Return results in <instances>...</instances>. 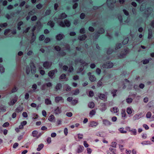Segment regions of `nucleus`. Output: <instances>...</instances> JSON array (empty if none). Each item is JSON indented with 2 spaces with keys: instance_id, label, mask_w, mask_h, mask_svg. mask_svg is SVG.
Masks as SVG:
<instances>
[{
  "instance_id": "f257e3e1",
  "label": "nucleus",
  "mask_w": 154,
  "mask_h": 154,
  "mask_svg": "<svg viewBox=\"0 0 154 154\" xmlns=\"http://www.w3.org/2000/svg\"><path fill=\"white\" fill-rule=\"evenodd\" d=\"M108 93L107 92H106L105 94L99 93L97 95V99L103 100V102H106L107 100V95Z\"/></svg>"
},
{
  "instance_id": "f03ea898",
  "label": "nucleus",
  "mask_w": 154,
  "mask_h": 154,
  "mask_svg": "<svg viewBox=\"0 0 154 154\" xmlns=\"http://www.w3.org/2000/svg\"><path fill=\"white\" fill-rule=\"evenodd\" d=\"M129 49L127 48L122 49L121 51L120 55L118 57L119 58L122 59L125 57L126 55L129 53Z\"/></svg>"
},
{
  "instance_id": "7ed1b4c3",
  "label": "nucleus",
  "mask_w": 154,
  "mask_h": 154,
  "mask_svg": "<svg viewBox=\"0 0 154 154\" xmlns=\"http://www.w3.org/2000/svg\"><path fill=\"white\" fill-rule=\"evenodd\" d=\"M59 25L62 27H64L65 26L69 27L70 26L71 23L70 21L67 19H65L64 22L63 21H60L59 23Z\"/></svg>"
},
{
  "instance_id": "20e7f679",
  "label": "nucleus",
  "mask_w": 154,
  "mask_h": 154,
  "mask_svg": "<svg viewBox=\"0 0 154 154\" xmlns=\"http://www.w3.org/2000/svg\"><path fill=\"white\" fill-rule=\"evenodd\" d=\"M113 63L111 61H107L103 63L101 66L103 68H110L113 67Z\"/></svg>"
},
{
  "instance_id": "39448f33",
  "label": "nucleus",
  "mask_w": 154,
  "mask_h": 154,
  "mask_svg": "<svg viewBox=\"0 0 154 154\" xmlns=\"http://www.w3.org/2000/svg\"><path fill=\"white\" fill-rule=\"evenodd\" d=\"M58 72L57 69L55 68L53 70L49 71L48 73V76L51 79H53L55 77V73H57Z\"/></svg>"
},
{
  "instance_id": "423d86ee",
  "label": "nucleus",
  "mask_w": 154,
  "mask_h": 154,
  "mask_svg": "<svg viewBox=\"0 0 154 154\" xmlns=\"http://www.w3.org/2000/svg\"><path fill=\"white\" fill-rule=\"evenodd\" d=\"M77 62L79 63H81V65L82 66H83V68H80V71H82L84 67L85 66H87L88 65V63L85 62V61L82 59H80L77 60Z\"/></svg>"
},
{
  "instance_id": "0eeeda50",
  "label": "nucleus",
  "mask_w": 154,
  "mask_h": 154,
  "mask_svg": "<svg viewBox=\"0 0 154 154\" xmlns=\"http://www.w3.org/2000/svg\"><path fill=\"white\" fill-rule=\"evenodd\" d=\"M18 99V97L17 95H15L14 97L8 103V104L10 106H12L14 105L17 101Z\"/></svg>"
},
{
  "instance_id": "6e6552de",
  "label": "nucleus",
  "mask_w": 154,
  "mask_h": 154,
  "mask_svg": "<svg viewBox=\"0 0 154 154\" xmlns=\"http://www.w3.org/2000/svg\"><path fill=\"white\" fill-rule=\"evenodd\" d=\"M52 64L51 62L45 61L43 62V66L45 68L48 69L51 67Z\"/></svg>"
},
{
  "instance_id": "1a4fd4ad",
  "label": "nucleus",
  "mask_w": 154,
  "mask_h": 154,
  "mask_svg": "<svg viewBox=\"0 0 154 154\" xmlns=\"http://www.w3.org/2000/svg\"><path fill=\"white\" fill-rule=\"evenodd\" d=\"M118 145L119 146V148L122 152L125 149V142L123 140H121L119 141Z\"/></svg>"
},
{
  "instance_id": "9d476101",
  "label": "nucleus",
  "mask_w": 154,
  "mask_h": 154,
  "mask_svg": "<svg viewBox=\"0 0 154 154\" xmlns=\"http://www.w3.org/2000/svg\"><path fill=\"white\" fill-rule=\"evenodd\" d=\"M59 79L61 81H67L68 80V79L66 74L63 73L60 76Z\"/></svg>"
},
{
  "instance_id": "9b49d317",
  "label": "nucleus",
  "mask_w": 154,
  "mask_h": 154,
  "mask_svg": "<svg viewBox=\"0 0 154 154\" xmlns=\"http://www.w3.org/2000/svg\"><path fill=\"white\" fill-rule=\"evenodd\" d=\"M89 80L91 82H94L96 80V78L94 75H92L91 73L89 72L88 73Z\"/></svg>"
},
{
  "instance_id": "f8f14e48",
  "label": "nucleus",
  "mask_w": 154,
  "mask_h": 154,
  "mask_svg": "<svg viewBox=\"0 0 154 154\" xmlns=\"http://www.w3.org/2000/svg\"><path fill=\"white\" fill-rule=\"evenodd\" d=\"M55 101L56 103H58L59 102L63 103L64 100L62 97L57 96L55 97Z\"/></svg>"
},
{
  "instance_id": "ddd939ff",
  "label": "nucleus",
  "mask_w": 154,
  "mask_h": 154,
  "mask_svg": "<svg viewBox=\"0 0 154 154\" xmlns=\"http://www.w3.org/2000/svg\"><path fill=\"white\" fill-rule=\"evenodd\" d=\"M121 117L122 119L125 120L127 117V115L126 113L125 110V109H122L121 111Z\"/></svg>"
},
{
  "instance_id": "4468645a",
  "label": "nucleus",
  "mask_w": 154,
  "mask_h": 154,
  "mask_svg": "<svg viewBox=\"0 0 154 154\" xmlns=\"http://www.w3.org/2000/svg\"><path fill=\"white\" fill-rule=\"evenodd\" d=\"M31 72L32 74H35L36 72V68L33 63L30 65Z\"/></svg>"
},
{
  "instance_id": "2eb2a0df",
  "label": "nucleus",
  "mask_w": 154,
  "mask_h": 154,
  "mask_svg": "<svg viewBox=\"0 0 154 154\" xmlns=\"http://www.w3.org/2000/svg\"><path fill=\"white\" fill-rule=\"evenodd\" d=\"M98 124L97 122L92 121L90 122L89 124V127H93L96 126Z\"/></svg>"
},
{
  "instance_id": "dca6fc26",
  "label": "nucleus",
  "mask_w": 154,
  "mask_h": 154,
  "mask_svg": "<svg viewBox=\"0 0 154 154\" xmlns=\"http://www.w3.org/2000/svg\"><path fill=\"white\" fill-rule=\"evenodd\" d=\"M147 106L151 109H154V100H152L150 101L147 104Z\"/></svg>"
},
{
  "instance_id": "f3484780",
  "label": "nucleus",
  "mask_w": 154,
  "mask_h": 154,
  "mask_svg": "<svg viewBox=\"0 0 154 154\" xmlns=\"http://www.w3.org/2000/svg\"><path fill=\"white\" fill-rule=\"evenodd\" d=\"M61 108H59L58 106H57L56 108H55L54 110V112L56 115L61 113Z\"/></svg>"
},
{
  "instance_id": "a211bd4d",
  "label": "nucleus",
  "mask_w": 154,
  "mask_h": 154,
  "mask_svg": "<svg viewBox=\"0 0 154 154\" xmlns=\"http://www.w3.org/2000/svg\"><path fill=\"white\" fill-rule=\"evenodd\" d=\"M106 108H107L106 107V103H102V104L100 105V110L102 111H103L105 110L106 109Z\"/></svg>"
},
{
  "instance_id": "6ab92c4d",
  "label": "nucleus",
  "mask_w": 154,
  "mask_h": 154,
  "mask_svg": "<svg viewBox=\"0 0 154 154\" xmlns=\"http://www.w3.org/2000/svg\"><path fill=\"white\" fill-rule=\"evenodd\" d=\"M110 111L113 113H117L119 111V109L117 107H114L110 109Z\"/></svg>"
},
{
  "instance_id": "aec40b11",
  "label": "nucleus",
  "mask_w": 154,
  "mask_h": 154,
  "mask_svg": "<svg viewBox=\"0 0 154 154\" xmlns=\"http://www.w3.org/2000/svg\"><path fill=\"white\" fill-rule=\"evenodd\" d=\"M103 124L106 126H109L112 123L108 120L106 119H103L102 120Z\"/></svg>"
},
{
  "instance_id": "412c9836",
  "label": "nucleus",
  "mask_w": 154,
  "mask_h": 154,
  "mask_svg": "<svg viewBox=\"0 0 154 154\" xmlns=\"http://www.w3.org/2000/svg\"><path fill=\"white\" fill-rule=\"evenodd\" d=\"M118 92V90L116 89H113L110 92L113 97L117 96V93Z\"/></svg>"
},
{
  "instance_id": "4be33fe9",
  "label": "nucleus",
  "mask_w": 154,
  "mask_h": 154,
  "mask_svg": "<svg viewBox=\"0 0 154 154\" xmlns=\"http://www.w3.org/2000/svg\"><path fill=\"white\" fill-rule=\"evenodd\" d=\"M64 36L62 34H59L56 36V38L57 40L60 41L63 38Z\"/></svg>"
},
{
  "instance_id": "5701e85b",
  "label": "nucleus",
  "mask_w": 154,
  "mask_h": 154,
  "mask_svg": "<svg viewBox=\"0 0 154 154\" xmlns=\"http://www.w3.org/2000/svg\"><path fill=\"white\" fill-rule=\"evenodd\" d=\"M84 147L83 146L80 145H79L77 150V152L78 153L81 152L83 150Z\"/></svg>"
},
{
  "instance_id": "b1692460",
  "label": "nucleus",
  "mask_w": 154,
  "mask_h": 154,
  "mask_svg": "<svg viewBox=\"0 0 154 154\" xmlns=\"http://www.w3.org/2000/svg\"><path fill=\"white\" fill-rule=\"evenodd\" d=\"M48 120L51 122H54L55 121V117L52 114H51L48 117Z\"/></svg>"
},
{
  "instance_id": "393cba45",
  "label": "nucleus",
  "mask_w": 154,
  "mask_h": 154,
  "mask_svg": "<svg viewBox=\"0 0 154 154\" xmlns=\"http://www.w3.org/2000/svg\"><path fill=\"white\" fill-rule=\"evenodd\" d=\"M79 93V90L78 88L72 91L71 93L72 95H77Z\"/></svg>"
},
{
  "instance_id": "a878e982",
  "label": "nucleus",
  "mask_w": 154,
  "mask_h": 154,
  "mask_svg": "<svg viewBox=\"0 0 154 154\" xmlns=\"http://www.w3.org/2000/svg\"><path fill=\"white\" fill-rule=\"evenodd\" d=\"M45 103L47 105L51 104V101L50 100V98L49 97L48 98H46L45 100Z\"/></svg>"
},
{
  "instance_id": "bb28decb",
  "label": "nucleus",
  "mask_w": 154,
  "mask_h": 154,
  "mask_svg": "<svg viewBox=\"0 0 154 154\" xmlns=\"http://www.w3.org/2000/svg\"><path fill=\"white\" fill-rule=\"evenodd\" d=\"M67 17V15L65 13H63L59 16V18L61 19L65 18Z\"/></svg>"
},
{
  "instance_id": "cd10ccee",
  "label": "nucleus",
  "mask_w": 154,
  "mask_h": 154,
  "mask_svg": "<svg viewBox=\"0 0 154 154\" xmlns=\"http://www.w3.org/2000/svg\"><path fill=\"white\" fill-rule=\"evenodd\" d=\"M87 38L86 35L84 34L81 36L78 37V39L80 41H83L85 40Z\"/></svg>"
},
{
  "instance_id": "c85d7f7f",
  "label": "nucleus",
  "mask_w": 154,
  "mask_h": 154,
  "mask_svg": "<svg viewBox=\"0 0 154 154\" xmlns=\"http://www.w3.org/2000/svg\"><path fill=\"white\" fill-rule=\"evenodd\" d=\"M64 48L65 50H66L69 51H70V47L68 44H66L64 45Z\"/></svg>"
},
{
  "instance_id": "c756f323",
  "label": "nucleus",
  "mask_w": 154,
  "mask_h": 154,
  "mask_svg": "<svg viewBox=\"0 0 154 154\" xmlns=\"http://www.w3.org/2000/svg\"><path fill=\"white\" fill-rule=\"evenodd\" d=\"M36 39V36L34 35V32L32 33V35L31 37V39L30 40V42L31 43H32Z\"/></svg>"
},
{
  "instance_id": "7c9ffc66",
  "label": "nucleus",
  "mask_w": 154,
  "mask_h": 154,
  "mask_svg": "<svg viewBox=\"0 0 154 154\" xmlns=\"http://www.w3.org/2000/svg\"><path fill=\"white\" fill-rule=\"evenodd\" d=\"M130 132H131V135H137V130L135 129H131Z\"/></svg>"
},
{
  "instance_id": "2f4dec72",
  "label": "nucleus",
  "mask_w": 154,
  "mask_h": 154,
  "mask_svg": "<svg viewBox=\"0 0 154 154\" xmlns=\"http://www.w3.org/2000/svg\"><path fill=\"white\" fill-rule=\"evenodd\" d=\"M96 112V110L93 109L91 110L89 112V115L90 117H92L94 115Z\"/></svg>"
},
{
  "instance_id": "473e14b6",
  "label": "nucleus",
  "mask_w": 154,
  "mask_h": 154,
  "mask_svg": "<svg viewBox=\"0 0 154 154\" xmlns=\"http://www.w3.org/2000/svg\"><path fill=\"white\" fill-rule=\"evenodd\" d=\"M38 115L36 113H33L32 114V119L33 120H35L37 119L38 117Z\"/></svg>"
},
{
  "instance_id": "72a5a7b5",
  "label": "nucleus",
  "mask_w": 154,
  "mask_h": 154,
  "mask_svg": "<svg viewBox=\"0 0 154 154\" xmlns=\"http://www.w3.org/2000/svg\"><path fill=\"white\" fill-rule=\"evenodd\" d=\"M23 107L20 106L16 108L15 111L19 113L22 111L23 110Z\"/></svg>"
},
{
  "instance_id": "f704fd0d",
  "label": "nucleus",
  "mask_w": 154,
  "mask_h": 154,
  "mask_svg": "<svg viewBox=\"0 0 154 154\" xmlns=\"http://www.w3.org/2000/svg\"><path fill=\"white\" fill-rule=\"evenodd\" d=\"M61 88H62L61 84L60 83H58L57 84L55 88L56 91H57L59 90H60Z\"/></svg>"
},
{
  "instance_id": "c9c22d12",
  "label": "nucleus",
  "mask_w": 154,
  "mask_h": 154,
  "mask_svg": "<svg viewBox=\"0 0 154 154\" xmlns=\"http://www.w3.org/2000/svg\"><path fill=\"white\" fill-rule=\"evenodd\" d=\"M38 132L35 130L34 131L32 132V135L34 137L38 138Z\"/></svg>"
},
{
  "instance_id": "e433bc0d",
  "label": "nucleus",
  "mask_w": 154,
  "mask_h": 154,
  "mask_svg": "<svg viewBox=\"0 0 154 154\" xmlns=\"http://www.w3.org/2000/svg\"><path fill=\"white\" fill-rule=\"evenodd\" d=\"M88 107L91 108H93L95 106L94 103L93 102H90L88 105Z\"/></svg>"
},
{
  "instance_id": "4c0bfd02",
  "label": "nucleus",
  "mask_w": 154,
  "mask_h": 154,
  "mask_svg": "<svg viewBox=\"0 0 154 154\" xmlns=\"http://www.w3.org/2000/svg\"><path fill=\"white\" fill-rule=\"evenodd\" d=\"M129 41V39L128 37L125 38H124L122 42V43L123 45H126L128 43Z\"/></svg>"
},
{
  "instance_id": "58836bf2",
  "label": "nucleus",
  "mask_w": 154,
  "mask_h": 154,
  "mask_svg": "<svg viewBox=\"0 0 154 154\" xmlns=\"http://www.w3.org/2000/svg\"><path fill=\"white\" fill-rule=\"evenodd\" d=\"M44 145L43 143H41L38 145V147L37 149V150L38 151H40L44 147Z\"/></svg>"
},
{
  "instance_id": "ea45409f",
  "label": "nucleus",
  "mask_w": 154,
  "mask_h": 154,
  "mask_svg": "<svg viewBox=\"0 0 154 154\" xmlns=\"http://www.w3.org/2000/svg\"><path fill=\"white\" fill-rule=\"evenodd\" d=\"M48 24L49 25L51 28H53L54 26V23L51 20L49 21L48 23Z\"/></svg>"
},
{
  "instance_id": "a19ab883",
  "label": "nucleus",
  "mask_w": 154,
  "mask_h": 154,
  "mask_svg": "<svg viewBox=\"0 0 154 154\" xmlns=\"http://www.w3.org/2000/svg\"><path fill=\"white\" fill-rule=\"evenodd\" d=\"M127 112L129 114L131 115L132 112V110L130 107H128L126 110Z\"/></svg>"
},
{
  "instance_id": "79ce46f5",
  "label": "nucleus",
  "mask_w": 154,
  "mask_h": 154,
  "mask_svg": "<svg viewBox=\"0 0 154 154\" xmlns=\"http://www.w3.org/2000/svg\"><path fill=\"white\" fill-rule=\"evenodd\" d=\"M65 88L66 91H70L71 90V88L68 85H66L65 86Z\"/></svg>"
},
{
  "instance_id": "37998d69",
  "label": "nucleus",
  "mask_w": 154,
  "mask_h": 154,
  "mask_svg": "<svg viewBox=\"0 0 154 154\" xmlns=\"http://www.w3.org/2000/svg\"><path fill=\"white\" fill-rule=\"evenodd\" d=\"M35 13V10L33 9L32 11H29L28 13V15L30 16L33 15Z\"/></svg>"
},
{
  "instance_id": "c03bdc74",
  "label": "nucleus",
  "mask_w": 154,
  "mask_h": 154,
  "mask_svg": "<svg viewBox=\"0 0 154 154\" xmlns=\"http://www.w3.org/2000/svg\"><path fill=\"white\" fill-rule=\"evenodd\" d=\"M122 47L121 43H117L115 46V49L116 50H118L121 48Z\"/></svg>"
},
{
  "instance_id": "a18cd8bd",
  "label": "nucleus",
  "mask_w": 154,
  "mask_h": 154,
  "mask_svg": "<svg viewBox=\"0 0 154 154\" xmlns=\"http://www.w3.org/2000/svg\"><path fill=\"white\" fill-rule=\"evenodd\" d=\"M8 26V24L7 23H0V27L2 28H6Z\"/></svg>"
},
{
  "instance_id": "49530a36",
  "label": "nucleus",
  "mask_w": 154,
  "mask_h": 154,
  "mask_svg": "<svg viewBox=\"0 0 154 154\" xmlns=\"http://www.w3.org/2000/svg\"><path fill=\"white\" fill-rule=\"evenodd\" d=\"M133 99L131 97H128L126 99V101L128 103H131L132 102Z\"/></svg>"
},
{
  "instance_id": "de8ad7c7",
  "label": "nucleus",
  "mask_w": 154,
  "mask_h": 154,
  "mask_svg": "<svg viewBox=\"0 0 154 154\" xmlns=\"http://www.w3.org/2000/svg\"><path fill=\"white\" fill-rule=\"evenodd\" d=\"M120 132L122 133L126 134L127 133L126 131L124 130V129L123 128H121L119 129Z\"/></svg>"
},
{
  "instance_id": "09e8293b",
  "label": "nucleus",
  "mask_w": 154,
  "mask_h": 154,
  "mask_svg": "<svg viewBox=\"0 0 154 154\" xmlns=\"http://www.w3.org/2000/svg\"><path fill=\"white\" fill-rule=\"evenodd\" d=\"M100 35L101 34L99 33L98 32H97L94 36L93 38L95 39H97Z\"/></svg>"
},
{
  "instance_id": "8fccbe9b",
  "label": "nucleus",
  "mask_w": 154,
  "mask_h": 154,
  "mask_svg": "<svg viewBox=\"0 0 154 154\" xmlns=\"http://www.w3.org/2000/svg\"><path fill=\"white\" fill-rule=\"evenodd\" d=\"M94 95V92L92 91H90L88 92V96L89 97H92Z\"/></svg>"
},
{
  "instance_id": "3c124183",
  "label": "nucleus",
  "mask_w": 154,
  "mask_h": 154,
  "mask_svg": "<svg viewBox=\"0 0 154 154\" xmlns=\"http://www.w3.org/2000/svg\"><path fill=\"white\" fill-rule=\"evenodd\" d=\"M113 51V50L112 49L109 48L107 50L106 53L108 54H110L112 53Z\"/></svg>"
},
{
  "instance_id": "603ef678",
  "label": "nucleus",
  "mask_w": 154,
  "mask_h": 154,
  "mask_svg": "<svg viewBox=\"0 0 154 154\" xmlns=\"http://www.w3.org/2000/svg\"><path fill=\"white\" fill-rule=\"evenodd\" d=\"M102 80V79H101L100 80H99L97 82V86L98 87H100L102 85L103 83L102 82V81H101Z\"/></svg>"
},
{
  "instance_id": "864d4df0",
  "label": "nucleus",
  "mask_w": 154,
  "mask_h": 154,
  "mask_svg": "<svg viewBox=\"0 0 154 154\" xmlns=\"http://www.w3.org/2000/svg\"><path fill=\"white\" fill-rule=\"evenodd\" d=\"M78 99H74L72 100V104L73 105H75L76 104L78 103Z\"/></svg>"
},
{
  "instance_id": "5fc2aeb1",
  "label": "nucleus",
  "mask_w": 154,
  "mask_h": 154,
  "mask_svg": "<svg viewBox=\"0 0 154 154\" xmlns=\"http://www.w3.org/2000/svg\"><path fill=\"white\" fill-rule=\"evenodd\" d=\"M105 31L104 29L103 28H101L99 29L98 32L100 34H101L103 33Z\"/></svg>"
},
{
  "instance_id": "6e6d98bb",
  "label": "nucleus",
  "mask_w": 154,
  "mask_h": 154,
  "mask_svg": "<svg viewBox=\"0 0 154 154\" xmlns=\"http://www.w3.org/2000/svg\"><path fill=\"white\" fill-rule=\"evenodd\" d=\"M17 88L15 86L12 88L11 90V92L10 93V94L13 93L17 91Z\"/></svg>"
},
{
  "instance_id": "4d7b16f0",
  "label": "nucleus",
  "mask_w": 154,
  "mask_h": 154,
  "mask_svg": "<svg viewBox=\"0 0 154 154\" xmlns=\"http://www.w3.org/2000/svg\"><path fill=\"white\" fill-rule=\"evenodd\" d=\"M59 55L61 57H63L66 55V53L63 51H62L59 53Z\"/></svg>"
},
{
  "instance_id": "13d9d810",
  "label": "nucleus",
  "mask_w": 154,
  "mask_h": 154,
  "mask_svg": "<svg viewBox=\"0 0 154 154\" xmlns=\"http://www.w3.org/2000/svg\"><path fill=\"white\" fill-rule=\"evenodd\" d=\"M11 31V30L9 29H6L4 32V35H7L8 33L10 32Z\"/></svg>"
},
{
  "instance_id": "bf43d9fd",
  "label": "nucleus",
  "mask_w": 154,
  "mask_h": 154,
  "mask_svg": "<svg viewBox=\"0 0 154 154\" xmlns=\"http://www.w3.org/2000/svg\"><path fill=\"white\" fill-rule=\"evenodd\" d=\"M54 49L57 51H60L61 50L60 47L58 46H56L54 47Z\"/></svg>"
},
{
  "instance_id": "052dcab7",
  "label": "nucleus",
  "mask_w": 154,
  "mask_h": 154,
  "mask_svg": "<svg viewBox=\"0 0 154 154\" xmlns=\"http://www.w3.org/2000/svg\"><path fill=\"white\" fill-rule=\"evenodd\" d=\"M151 112H148L147 113L146 116L147 118H150L151 117Z\"/></svg>"
},
{
  "instance_id": "680f3d73",
  "label": "nucleus",
  "mask_w": 154,
  "mask_h": 154,
  "mask_svg": "<svg viewBox=\"0 0 154 154\" xmlns=\"http://www.w3.org/2000/svg\"><path fill=\"white\" fill-rule=\"evenodd\" d=\"M9 125V123L8 122H6L2 126L3 127H8Z\"/></svg>"
},
{
  "instance_id": "e2e57ef3",
  "label": "nucleus",
  "mask_w": 154,
  "mask_h": 154,
  "mask_svg": "<svg viewBox=\"0 0 154 154\" xmlns=\"http://www.w3.org/2000/svg\"><path fill=\"white\" fill-rule=\"evenodd\" d=\"M37 19V17L36 16L34 15L31 17V20L32 21L36 20Z\"/></svg>"
},
{
  "instance_id": "0e129e2a",
  "label": "nucleus",
  "mask_w": 154,
  "mask_h": 154,
  "mask_svg": "<svg viewBox=\"0 0 154 154\" xmlns=\"http://www.w3.org/2000/svg\"><path fill=\"white\" fill-rule=\"evenodd\" d=\"M47 87L45 83L41 87V89L42 90H45Z\"/></svg>"
},
{
  "instance_id": "69168bd1",
  "label": "nucleus",
  "mask_w": 154,
  "mask_h": 154,
  "mask_svg": "<svg viewBox=\"0 0 154 154\" xmlns=\"http://www.w3.org/2000/svg\"><path fill=\"white\" fill-rule=\"evenodd\" d=\"M143 63L144 64H147L149 63V61L148 60L145 59L143 60Z\"/></svg>"
},
{
  "instance_id": "338daca9",
  "label": "nucleus",
  "mask_w": 154,
  "mask_h": 154,
  "mask_svg": "<svg viewBox=\"0 0 154 154\" xmlns=\"http://www.w3.org/2000/svg\"><path fill=\"white\" fill-rule=\"evenodd\" d=\"M78 4L77 3H75L72 6V8L75 9L78 6Z\"/></svg>"
},
{
  "instance_id": "774afa93",
  "label": "nucleus",
  "mask_w": 154,
  "mask_h": 154,
  "mask_svg": "<svg viewBox=\"0 0 154 154\" xmlns=\"http://www.w3.org/2000/svg\"><path fill=\"white\" fill-rule=\"evenodd\" d=\"M117 145V143L115 142H112L111 143V146L112 147L116 148Z\"/></svg>"
}]
</instances>
